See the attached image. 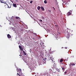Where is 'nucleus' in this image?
I'll return each instance as SVG.
<instances>
[{"mask_svg": "<svg viewBox=\"0 0 76 76\" xmlns=\"http://www.w3.org/2000/svg\"><path fill=\"white\" fill-rule=\"evenodd\" d=\"M49 12H51V11L50 10H49L48 11Z\"/></svg>", "mask_w": 76, "mask_h": 76, "instance_id": "c85d7f7f", "label": "nucleus"}, {"mask_svg": "<svg viewBox=\"0 0 76 76\" xmlns=\"http://www.w3.org/2000/svg\"><path fill=\"white\" fill-rule=\"evenodd\" d=\"M30 3L32 4V1H30Z\"/></svg>", "mask_w": 76, "mask_h": 76, "instance_id": "412c9836", "label": "nucleus"}, {"mask_svg": "<svg viewBox=\"0 0 76 76\" xmlns=\"http://www.w3.org/2000/svg\"><path fill=\"white\" fill-rule=\"evenodd\" d=\"M42 43H40V45H41V46H42Z\"/></svg>", "mask_w": 76, "mask_h": 76, "instance_id": "393cba45", "label": "nucleus"}, {"mask_svg": "<svg viewBox=\"0 0 76 76\" xmlns=\"http://www.w3.org/2000/svg\"><path fill=\"white\" fill-rule=\"evenodd\" d=\"M56 3L57 5H58V3L57 2V1L56 0Z\"/></svg>", "mask_w": 76, "mask_h": 76, "instance_id": "6ab92c4d", "label": "nucleus"}, {"mask_svg": "<svg viewBox=\"0 0 76 76\" xmlns=\"http://www.w3.org/2000/svg\"><path fill=\"white\" fill-rule=\"evenodd\" d=\"M45 60H47V58H45Z\"/></svg>", "mask_w": 76, "mask_h": 76, "instance_id": "2f4dec72", "label": "nucleus"}, {"mask_svg": "<svg viewBox=\"0 0 76 76\" xmlns=\"http://www.w3.org/2000/svg\"><path fill=\"white\" fill-rule=\"evenodd\" d=\"M17 75H18L19 76H20V75H19L18 73H17Z\"/></svg>", "mask_w": 76, "mask_h": 76, "instance_id": "b1692460", "label": "nucleus"}, {"mask_svg": "<svg viewBox=\"0 0 76 76\" xmlns=\"http://www.w3.org/2000/svg\"><path fill=\"white\" fill-rule=\"evenodd\" d=\"M23 53L25 55V56H26V52H25V51H23Z\"/></svg>", "mask_w": 76, "mask_h": 76, "instance_id": "6e6552de", "label": "nucleus"}, {"mask_svg": "<svg viewBox=\"0 0 76 76\" xmlns=\"http://www.w3.org/2000/svg\"><path fill=\"white\" fill-rule=\"evenodd\" d=\"M52 61H53V64H54H54H55V63H54V62H53V60H52Z\"/></svg>", "mask_w": 76, "mask_h": 76, "instance_id": "bb28decb", "label": "nucleus"}, {"mask_svg": "<svg viewBox=\"0 0 76 76\" xmlns=\"http://www.w3.org/2000/svg\"><path fill=\"white\" fill-rule=\"evenodd\" d=\"M44 3L45 4H47V0H45L44 1Z\"/></svg>", "mask_w": 76, "mask_h": 76, "instance_id": "1a4fd4ad", "label": "nucleus"}, {"mask_svg": "<svg viewBox=\"0 0 76 76\" xmlns=\"http://www.w3.org/2000/svg\"><path fill=\"white\" fill-rule=\"evenodd\" d=\"M21 31H23V29H21Z\"/></svg>", "mask_w": 76, "mask_h": 76, "instance_id": "7c9ffc66", "label": "nucleus"}, {"mask_svg": "<svg viewBox=\"0 0 76 76\" xmlns=\"http://www.w3.org/2000/svg\"><path fill=\"white\" fill-rule=\"evenodd\" d=\"M7 37L8 38L10 39L11 38V36H10V34H8L7 35Z\"/></svg>", "mask_w": 76, "mask_h": 76, "instance_id": "7ed1b4c3", "label": "nucleus"}, {"mask_svg": "<svg viewBox=\"0 0 76 76\" xmlns=\"http://www.w3.org/2000/svg\"><path fill=\"white\" fill-rule=\"evenodd\" d=\"M13 21H14L15 22H16V20H14Z\"/></svg>", "mask_w": 76, "mask_h": 76, "instance_id": "4be33fe9", "label": "nucleus"}, {"mask_svg": "<svg viewBox=\"0 0 76 76\" xmlns=\"http://www.w3.org/2000/svg\"><path fill=\"white\" fill-rule=\"evenodd\" d=\"M53 8H54V7H53Z\"/></svg>", "mask_w": 76, "mask_h": 76, "instance_id": "58836bf2", "label": "nucleus"}, {"mask_svg": "<svg viewBox=\"0 0 76 76\" xmlns=\"http://www.w3.org/2000/svg\"><path fill=\"white\" fill-rule=\"evenodd\" d=\"M70 65H71V66H75V64H70Z\"/></svg>", "mask_w": 76, "mask_h": 76, "instance_id": "ddd939ff", "label": "nucleus"}, {"mask_svg": "<svg viewBox=\"0 0 76 76\" xmlns=\"http://www.w3.org/2000/svg\"><path fill=\"white\" fill-rule=\"evenodd\" d=\"M71 15V13H70V12H68L67 14V16H69Z\"/></svg>", "mask_w": 76, "mask_h": 76, "instance_id": "39448f33", "label": "nucleus"}, {"mask_svg": "<svg viewBox=\"0 0 76 76\" xmlns=\"http://www.w3.org/2000/svg\"><path fill=\"white\" fill-rule=\"evenodd\" d=\"M69 66H70V65H69Z\"/></svg>", "mask_w": 76, "mask_h": 76, "instance_id": "79ce46f5", "label": "nucleus"}, {"mask_svg": "<svg viewBox=\"0 0 76 76\" xmlns=\"http://www.w3.org/2000/svg\"><path fill=\"white\" fill-rule=\"evenodd\" d=\"M54 10H55V8H54Z\"/></svg>", "mask_w": 76, "mask_h": 76, "instance_id": "4c0bfd02", "label": "nucleus"}, {"mask_svg": "<svg viewBox=\"0 0 76 76\" xmlns=\"http://www.w3.org/2000/svg\"><path fill=\"white\" fill-rule=\"evenodd\" d=\"M11 1L12 3H13V2L12 1Z\"/></svg>", "mask_w": 76, "mask_h": 76, "instance_id": "c756f323", "label": "nucleus"}, {"mask_svg": "<svg viewBox=\"0 0 76 76\" xmlns=\"http://www.w3.org/2000/svg\"><path fill=\"white\" fill-rule=\"evenodd\" d=\"M54 66H56V65H53Z\"/></svg>", "mask_w": 76, "mask_h": 76, "instance_id": "473e14b6", "label": "nucleus"}, {"mask_svg": "<svg viewBox=\"0 0 76 76\" xmlns=\"http://www.w3.org/2000/svg\"><path fill=\"white\" fill-rule=\"evenodd\" d=\"M73 32V31L70 29H68L67 32L66 37L67 38H69L70 35H72V32Z\"/></svg>", "mask_w": 76, "mask_h": 76, "instance_id": "f257e3e1", "label": "nucleus"}, {"mask_svg": "<svg viewBox=\"0 0 76 76\" xmlns=\"http://www.w3.org/2000/svg\"><path fill=\"white\" fill-rule=\"evenodd\" d=\"M3 3H4V4H6V5H7V4L6 3V2H3Z\"/></svg>", "mask_w": 76, "mask_h": 76, "instance_id": "4468645a", "label": "nucleus"}, {"mask_svg": "<svg viewBox=\"0 0 76 76\" xmlns=\"http://www.w3.org/2000/svg\"><path fill=\"white\" fill-rule=\"evenodd\" d=\"M16 23H15V24H16Z\"/></svg>", "mask_w": 76, "mask_h": 76, "instance_id": "a19ab883", "label": "nucleus"}, {"mask_svg": "<svg viewBox=\"0 0 76 76\" xmlns=\"http://www.w3.org/2000/svg\"><path fill=\"white\" fill-rule=\"evenodd\" d=\"M62 70H63V71H64V70H65V69H64V68L62 67Z\"/></svg>", "mask_w": 76, "mask_h": 76, "instance_id": "2eb2a0df", "label": "nucleus"}, {"mask_svg": "<svg viewBox=\"0 0 76 76\" xmlns=\"http://www.w3.org/2000/svg\"><path fill=\"white\" fill-rule=\"evenodd\" d=\"M19 56H21V55H19Z\"/></svg>", "mask_w": 76, "mask_h": 76, "instance_id": "f704fd0d", "label": "nucleus"}, {"mask_svg": "<svg viewBox=\"0 0 76 76\" xmlns=\"http://www.w3.org/2000/svg\"><path fill=\"white\" fill-rule=\"evenodd\" d=\"M67 74V72H64V75H66V74Z\"/></svg>", "mask_w": 76, "mask_h": 76, "instance_id": "aec40b11", "label": "nucleus"}, {"mask_svg": "<svg viewBox=\"0 0 76 76\" xmlns=\"http://www.w3.org/2000/svg\"><path fill=\"white\" fill-rule=\"evenodd\" d=\"M4 6H6V5H5Z\"/></svg>", "mask_w": 76, "mask_h": 76, "instance_id": "e433bc0d", "label": "nucleus"}, {"mask_svg": "<svg viewBox=\"0 0 76 76\" xmlns=\"http://www.w3.org/2000/svg\"><path fill=\"white\" fill-rule=\"evenodd\" d=\"M19 72L20 73H22V72H21V69H20L19 70Z\"/></svg>", "mask_w": 76, "mask_h": 76, "instance_id": "dca6fc26", "label": "nucleus"}, {"mask_svg": "<svg viewBox=\"0 0 76 76\" xmlns=\"http://www.w3.org/2000/svg\"><path fill=\"white\" fill-rule=\"evenodd\" d=\"M34 34H35V35H37V34L35 33H34Z\"/></svg>", "mask_w": 76, "mask_h": 76, "instance_id": "cd10ccee", "label": "nucleus"}, {"mask_svg": "<svg viewBox=\"0 0 76 76\" xmlns=\"http://www.w3.org/2000/svg\"><path fill=\"white\" fill-rule=\"evenodd\" d=\"M41 8L42 11H44L45 9H44V7H43L42 6Z\"/></svg>", "mask_w": 76, "mask_h": 76, "instance_id": "20e7f679", "label": "nucleus"}, {"mask_svg": "<svg viewBox=\"0 0 76 76\" xmlns=\"http://www.w3.org/2000/svg\"><path fill=\"white\" fill-rule=\"evenodd\" d=\"M39 20L40 21V22H42V20Z\"/></svg>", "mask_w": 76, "mask_h": 76, "instance_id": "5701e85b", "label": "nucleus"}, {"mask_svg": "<svg viewBox=\"0 0 76 76\" xmlns=\"http://www.w3.org/2000/svg\"><path fill=\"white\" fill-rule=\"evenodd\" d=\"M63 59H61L60 60V62H63Z\"/></svg>", "mask_w": 76, "mask_h": 76, "instance_id": "f8f14e48", "label": "nucleus"}, {"mask_svg": "<svg viewBox=\"0 0 76 76\" xmlns=\"http://www.w3.org/2000/svg\"><path fill=\"white\" fill-rule=\"evenodd\" d=\"M15 19H20V18H19V17H15Z\"/></svg>", "mask_w": 76, "mask_h": 76, "instance_id": "0eeeda50", "label": "nucleus"}, {"mask_svg": "<svg viewBox=\"0 0 76 76\" xmlns=\"http://www.w3.org/2000/svg\"><path fill=\"white\" fill-rule=\"evenodd\" d=\"M35 76H37V75H35Z\"/></svg>", "mask_w": 76, "mask_h": 76, "instance_id": "ea45409f", "label": "nucleus"}, {"mask_svg": "<svg viewBox=\"0 0 76 76\" xmlns=\"http://www.w3.org/2000/svg\"><path fill=\"white\" fill-rule=\"evenodd\" d=\"M13 6L15 7H16V4H13Z\"/></svg>", "mask_w": 76, "mask_h": 76, "instance_id": "9d476101", "label": "nucleus"}, {"mask_svg": "<svg viewBox=\"0 0 76 76\" xmlns=\"http://www.w3.org/2000/svg\"><path fill=\"white\" fill-rule=\"evenodd\" d=\"M7 5L8 6L7 7H9V8H10L11 7V4L10 3L8 4V5L7 4Z\"/></svg>", "mask_w": 76, "mask_h": 76, "instance_id": "f03ea898", "label": "nucleus"}, {"mask_svg": "<svg viewBox=\"0 0 76 76\" xmlns=\"http://www.w3.org/2000/svg\"><path fill=\"white\" fill-rule=\"evenodd\" d=\"M0 1L1 3H3V1H4L0 0Z\"/></svg>", "mask_w": 76, "mask_h": 76, "instance_id": "9b49d317", "label": "nucleus"}, {"mask_svg": "<svg viewBox=\"0 0 76 76\" xmlns=\"http://www.w3.org/2000/svg\"><path fill=\"white\" fill-rule=\"evenodd\" d=\"M29 0H27V1H29Z\"/></svg>", "mask_w": 76, "mask_h": 76, "instance_id": "c9c22d12", "label": "nucleus"}, {"mask_svg": "<svg viewBox=\"0 0 76 76\" xmlns=\"http://www.w3.org/2000/svg\"><path fill=\"white\" fill-rule=\"evenodd\" d=\"M37 9L38 10H40V9L41 8V7L39 6H38L37 7Z\"/></svg>", "mask_w": 76, "mask_h": 76, "instance_id": "423d86ee", "label": "nucleus"}, {"mask_svg": "<svg viewBox=\"0 0 76 76\" xmlns=\"http://www.w3.org/2000/svg\"><path fill=\"white\" fill-rule=\"evenodd\" d=\"M64 48H65V49H67V47H65Z\"/></svg>", "mask_w": 76, "mask_h": 76, "instance_id": "a878e982", "label": "nucleus"}, {"mask_svg": "<svg viewBox=\"0 0 76 76\" xmlns=\"http://www.w3.org/2000/svg\"><path fill=\"white\" fill-rule=\"evenodd\" d=\"M19 48L20 49L21 48H22V46H21L20 45H19Z\"/></svg>", "mask_w": 76, "mask_h": 76, "instance_id": "a211bd4d", "label": "nucleus"}, {"mask_svg": "<svg viewBox=\"0 0 76 76\" xmlns=\"http://www.w3.org/2000/svg\"><path fill=\"white\" fill-rule=\"evenodd\" d=\"M20 51H23V49L22 48L21 49H20Z\"/></svg>", "mask_w": 76, "mask_h": 76, "instance_id": "f3484780", "label": "nucleus"}, {"mask_svg": "<svg viewBox=\"0 0 76 76\" xmlns=\"http://www.w3.org/2000/svg\"><path fill=\"white\" fill-rule=\"evenodd\" d=\"M56 72H54V73H56Z\"/></svg>", "mask_w": 76, "mask_h": 76, "instance_id": "72a5a7b5", "label": "nucleus"}]
</instances>
